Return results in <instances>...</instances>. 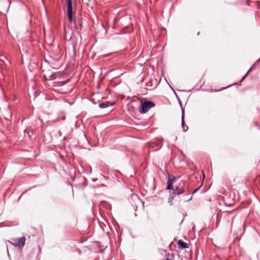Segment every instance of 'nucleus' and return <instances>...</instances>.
<instances>
[{
	"label": "nucleus",
	"mask_w": 260,
	"mask_h": 260,
	"mask_svg": "<svg viewBox=\"0 0 260 260\" xmlns=\"http://www.w3.org/2000/svg\"><path fill=\"white\" fill-rule=\"evenodd\" d=\"M200 187L198 188H197V189H194L193 190V191L192 192V194L195 193L196 192H197L200 189Z\"/></svg>",
	"instance_id": "nucleus-11"
},
{
	"label": "nucleus",
	"mask_w": 260,
	"mask_h": 260,
	"mask_svg": "<svg viewBox=\"0 0 260 260\" xmlns=\"http://www.w3.org/2000/svg\"><path fill=\"white\" fill-rule=\"evenodd\" d=\"M24 132L25 133H27L29 137H30V135H29V129L28 128H26V129L24 130Z\"/></svg>",
	"instance_id": "nucleus-12"
},
{
	"label": "nucleus",
	"mask_w": 260,
	"mask_h": 260,
	"mask_svg": "<svg viewBox=\"0 0 260 260\" xmlns=\"http://www.w3.org/2000/svg\"><path fill=\"white\" fill-rule=\"evenodd\" d=\"M256 257H257V260H260V252L257 253ZM251 260H255V259H254V258H253V259H251Z\"/></svg>",
	"instance_id": "nucleus-10"
},
{
	"label": "nucleus",
	"mask_w": 260,
	"mask_h": 260,
	"mask_svg": "<svg viewBox=\"0 0 260 260\" xmlns=\"http://www.w3.org/2000/svg\"><path fill=\"white\" fill-rule=\"evenodd\" d=\"M154 106L155 104L153 102L151 101H145L141 103L139 111L141 113H145L147 112L149 109Z\"/></svg>",
	"instance_id": "nucleus-2"
},
{
	"label": "nucleus",
	"mask_w": 260,
	"mask_h": 260,
	"mask_svg": "<svg viewBox=\"0 0 260 260\" xmlns=\"http://www.w3.org/2000/svg\"><path fill=\"white\" fill-rule=\"evenodd\" d=\"M173 257V254L168 253L165 260H172Z\"/></svg>",
	"instance_id": "nucleus-9"
},
{
	"label": "nucleus",
	"mask_w": 260,
	"mask_h": 260,
	"mask_svg": "<svg viewBox=\"0 0 260 260\" xmlns=\"http://www.w3.org/2000/svg\"><path fill=\"white\" fill-rule=\"evenodd\" d=\"M114 103H111L109 102L101 103L99 104V106L101 109H105L108 107L109 106H113Z\"/></svg>",
	"instance_id": "nucleus-5"
},
{
	"label": "nucleus",
	"mask_w": 260,
	"mask_h": 260,
	"mask_svg": "<svg viewBox=\"0 0 260 260\" xmlns=\"http://www.w3.org/2000/svg\"><path fill=\"white\" fill-rule=\"evenodd\" d=\"M13 242H10L11 244L15 246L22 248L25 245L26 239L25 237H22L19 238L13 239Z\"/></svg>",
	"instance_id": "nucleus-3"
},
{
	"label": "nucleus",
	"mask_w": 260,
	"mask_h": 260,
	"mask_svg": "<svg viewBox=\"0 0 260 260\" xmlns=\"http://www.w3.org/2000/svg\"><path fill=\"white\" fill-rule=\"evenodd\" d=\"M178 245L181 248L186 249L188 248V244L182 240H179L178 241Z\"/></svg>",
	"instance_id": "nucleus-6"
},
{
	"label": "nucleus",
	"mask_w": 260,
	"mask_h": 260,
	"mask_svg": "<svg viewBox=\"0 0 260 260\" xmlns=\"http://www.w3.org/2000/svg\"><path fill=\"white\" fill-rule=\"evenodd\" d=\"M192 199V196H191L188 200H186V201H189L191 200Z\"/></svg>",
	"instance_id": "nucleus-13"
},
{
	"label": "nucleus",
	"mask_w": 260,
	"mask_h": 260,
	"mask_svg": "<svg viewBox=\"0 0 260 260\" xmlns=\"http://www.w3.org/2000/svg\"><path fill=\"white\" fill-rule=\"evenodd\" d=\"M258 60L256 61V62H255L252 65V66L250 67V68L248 70V71H247V72L246 73V74L244 76V77H243L242 80H243L246 76H247V75L249 74V72H250L251 71H252L256 67V66L257 64H258Z\"/></svg>",
	"instance_id": "nucleus-7"
},
{
	"label": "nucleus",
	"mask_w": 260,
	"mask_h": 260,
	"mask_svg": "<svg viewBox=\"0 0 260 260\" xmlns=\"http://www.w3.org/2000/svg\"><path fill=\"white\" fill-rule=\"evenodd\" d=\"M67 3V14L69 20L72 22L73 20V7L72 0H66Z\"/></svg>",
	"instance_id": "nucleus-4"
},
{
	"label": "nucleus",
	"mask_w": 260,
	"mask_h": 260,
	"mask_svg": "<svg viewBox=\"0 0 260 260\" xmlns=\"http://www.w3.org/2000/svg\"><path fill=\"white\" fill-rule=\"evenodd\" d=\"M181 125L183 129V132H186L188 129V126H185V122L184 119V113L182 112V121H181Z\"/></svg>",
	"instance_id": "nucleus-8"
},
{
	"label": "nucleus",
	"mask_w": 260,
	"mask_h": 260,
	"mask_svg": "<svg viewBox=\"0 0 260 260\" xmlns=\"http://www.w3.org/2000/svg\"><path fill=\"white\" fill-rule=\"evenodd\" d=\"M175 179V177L173 176H168V180L167 181V189L168 190H173L172 196H175L176 195H179L186 192L185 189L183 188H179L178 187H176L175 189L173 188V181Z\"/></svg>",
	"instance_id": "nucleus-1"
}]
</instances>
